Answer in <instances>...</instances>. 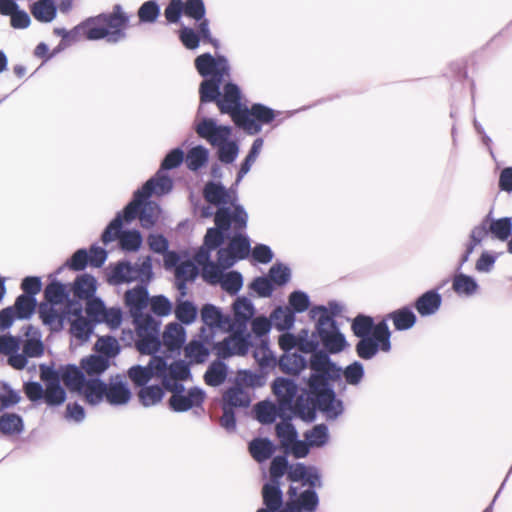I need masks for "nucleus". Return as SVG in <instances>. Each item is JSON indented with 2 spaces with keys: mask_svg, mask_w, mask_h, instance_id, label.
Returning a JSON list of instances; mask_svg holds the SVG:
<instances>
[{
  "mask_svg": "<svg viewBox=\"0 0 512 512\" xmlns=\"http://www.w3.org/2000/svg\"><path fill=\"white\" fill-rule=\"evenodd\" d=\"M340 371V380L337 381L339 384H343V376L345 384L357 386L362 382L365 375L364 365L358 360L353 361L345 368L340 367Z\"/></svg>",
  "mask_w": 512,
  "mask_h": 512,
  "instance_id": "nucleus-59",
  "label": "nucleus"
},
{
  "mask_svg": "<svg viewBox=\"0 0 512 512\" xmlns=\"http://www.w3.org/2000/svg\"><path fill=\"white\" fill-rule=\"evenodd\" d=\"M153 276L151 256H146L140 264H132L127 259H121L110 266L108 282L112 285H121L139 281L138 284L148 285Z\"/></svg>",
  "mask_w": 512,
  "mask_h": 512,
  "instance_id": "nucleus-8",
  "label": "nucleus"
},
{
  "mask_svg": "<svg viewBox=\"0 0 512 512\" xmlns=\"http://www.w3.org/2000/svg\"><path fill=\"white\" fill-rule=\"evenodd\" d=\"M288 481L294 485L299 483L301 487L305 488H322V474L318 467L313 465H306L302 462L292 464L288 474Z\"/></svg>",
  "mask_w": 512,
  "mask_h": 512,
  "instance_id": "nucleus-20",
  "label": "nucleus"
},
{
  "mask_svg": "<svg viewBox=\"0 0 512 512\" xmlns=\"http://www.w3.org/2000/svg\"><path fill=\"white\" fill-rule=\"evenodd\" d=\"M261 494L264 505L263 508L273 511H277L282 508L284 500L281 483L267 481L262 486Z\"/></svg>",
  "mask_w": 512,
  "mask_h": 512,
  "instance_id": "nucleus-40",
  "label": "nucleus"
},
{
  "mask_svg": "<svg viewBox=\"0 0 512 512\" xmlns=\"http://www.w3.org/2000/svg\"><path fill=\"white\" fill-rule=\"evenodd\" d=\"M289 412L280 408L278 402L264 400L256 403L253 407L254 418L262 425H271L279 418L286 416Z\"/></svg>",
  "mask_w": 512,
  "mask_h": 512,
  "instance_id": "nucleus-28",
  "label": "nucleus"
},
{
  "mask_svg": "<svg viewBox=\"0 0 512 512\" xmlns=\"http://www.w3.org/2000/svg\"><path fill=\"white\" fill-rule=\"evenodd\" d=\"M452 289L457 295L472 296L478 291L479 284L473 276L456 272L452 278Z\"/></svg>",
  "mask_w": 512,
  "mask_h": 512,
  "instance_id": "nucleus-47",
  "label": "nucleus"
},
{
  "mask_svg": "<svg viewBox=\"0 0 512 512\" xmlns=\"http://www.w3.org/2000/svg\"><path fill=\"white\" fill-rule=\"evenodd\" d=\"M50 281L44 288L43 296L44 301L48 306H58L66 303L71 295V288L69 284L57 280L54 275L49 276Z\"/></svg>",
  "mask_w": 512,
  "mask_h": 512,
  "instance_id": "nucleus-32",
  "label": "nucleus"
},
{
  "mask_svg": "<svg viewBox=\"0 0 512 512\" xmlns=\"http://www.w3.org/2000/svg\"><path fill=\"white\" fill-rule=\"evenodd\" d=\"M126 224V214L124 209L118 211L114 218L107 224L101 233V241L104 245L117 240L122 233V227Z\"/></svg>",
  "mask_w": 512,
  "mask_h": 512,
  "instance_id": "nucleus-48",
  "label": "nucleus"
},
{
  "mask_svg": "<svg viewBox=\"0 0 512 512\" xmlns=\"http://www.w3.org/2000/svg\"><path fill=\"white\" fill-rule=\"evenodd\" d=\"M128 24L129 15L124 12L121 4H115L110 13L89 17L71 30L55 27L53 33L68 45L79 40L81 31L88 40L106 39L107 42L116 44L126 38Z\"/></svg>",
  "mask_w": 512,
  "mask_h": 512,
  "instance_id": "nucleus-2",
  "label": "nucleus"
},
{
  "mask_svg": "<svg viewBox=\"0 0 512 512\" xmlns=\"http://www.w3.org/2000/svg\"><path fill=\"white\" fill-rule=\"evenodd\" d=\"M304 381L306 387L302 388L300 394H298V384L293 379L277 377L273 381L271 385L272 392L276 397V402L280 404V408L285 409L289 413H296L298 411V402L303 398V403H307L308 407L314 408L315 412H321L328 421L339 418L341 416L339 411L335 410L333 413L327 412L325 407H329V403L322 404L318 398L319 392H315L314 394L310 393V391H308L309 383L307 380Z\"/></svg>",
  "mask_w": 512,
  "mask_h": 512,
  "instance_id": "nucleus-4",
  "label": "nucleus"
},
{
  "mask_svg": "<svg viewBox=\"0 0 512 512\" xmlns=\"http://www.w3.org/2000/svg\"><path fill=\"white\" fill-rule=\"evenodd\" d=\"M487 228L488 233H490L494 239L505 242L512 236V218L505 216L491 219V223Z\"/></svg>",
  "mask_w": 512,
  "mask_h": 512,
  "instance_id": "nucleus-57",
  "label": "nucleus"
},
{
  "mask_svg": "<svg viewBox=\"0 0 512 512\" xmlns=\"http://www.w3.org/2000/svg\"><path fill=\"white\" fill-rule=\"evenodd\" d=\"M292 467L289 463L287 454L276 455L272 458L269 467V480L272 482L281 483V479L286 475L288 480V474Z\"/></svg>",
  "mask_w": 512,
  "mask_h": 512,
  "instance_id": "nucleus-56",
  "label": "nucleus"
},
{
  "mask_svg": "<svg viewBox=\"0 0 512 512\" xmlns=\"http://www.w3.org/2000/svg\"><path fill=\"white\" fill-rule=\"evenodd\" d=\"M278 447L268 437H255L248 443V451L257 463L271 459Z\"/></svg>",
  "mask_w": 512,
  "mask_h": 512,
  "instance_id": "nucleus-36",
  "label": "nucleus"
},
{
  "mask_svg": "<svg viewBox=\"0 0 512 512\" xmlns=\"http://www.w3.org/2000/svg\"><path fill=\"white\" fill-rule=\"evenodd\" d=\"M174 315L180 325H191L197 318L198 308L190 300L178 298L175 303Z\"/></svg>",
  "mask_w": 512,
  "mask_h": 512,
  "instance_id": "nucleus-49",
  "label": "nucleus"
},
{
  "mask_svg": "<svg viewBox=\"0 0 512 512\" xmlns=\"http://www.w3.org/2000/svg\"><path fill=\"white\" fill-rule=\"evenodd\" d=\"M391 332L373 335L364 338H358L355 344V352L357 356L362 360L373 359L380 351L390 352L391 351Z\"/></svg>",
  "mask_w": 512,
  "mask_h": 512,
  "instance_id": "nucleus-17",
  "label": "nucleus"
},
{
  "mask_svg": "<svg viewBox=\"0 0 512 512\" xmlns=\"http://www.w3.org/2000/svg\"><path fill=\"white\" fill-rule=\"evenodd\" d=\"M200 318L203 327H208V331H216V329L230 330L232 318L230 315L223 313L222 309L212 303H205L200 310Z\"/></svg>",
  "mask_w": 512,
  "mask_h": 512,
  "instance_id": "nucleus-26",
  "label": "nucleus"
},
{
  "mask_svg": "<svg viewBox=\"0 0 512 512\" xmlns=\"http://www.w3.org/2000/svg\"><path fill=\"white\" fill-rule=\"evenodd\" d=\"M164 388L159 384H147L137 393L139 402L144 407L155 406L164 398Z\"/></svg>",
  "mask_w": 512,
  "mask_h": 512,
  "instance_id": "nucleus-53",
  "label": "nucleus"
},
{
  "mask_svg": "<svg viewBox=\"0 0 512 512\" xmlns=\"http://www.w3.org/2000/svg\"><path fill=\"white\" fill-rule=\"evenodd\" d=\"M22 343L21 335H12L6 333L0 335V354L7 356V363L16 370H22L26 367V359L21 355L20 348Z\"/></svg>",
  "mask_w": 512,
  "mask_h": 512,
  "instance_id": "nucleus-22",
  "label": "nucleus"
},
{
  "mask_svg": "<svg viewBox=\"0 0 512 512\" xmlns=\"http://www.w3.org/2000/svg\"><path fill=\"white\" fill-rule=\"evenodd\" d=\"M266 373L255 372L250 369H241L237 372L235 381L240 387L260 388L266 384Z\"/></svg>",
  "mask_w": 512,
  "mask_h": 512,
  "instance_id": "nucleus-55",
  "label": "nucleus"
},
{
  "mask_svg": "<svg viewBox=\"0 0 512 512\" xmlns=\"http://www.w3.org/2000/svg\"><path fill=\"white\" fill-rule=\"evenodd\" d=\"M228 365L222 360H213L204 373L203 379L210 387H219L227 380Z\"/></svg>",
  "mask_w": 512,
  "mask_h": 512,
  "instance_id": "nucleus-44",
  "label": "nucleus"
},
{
  "mask_svg": "<svg viewBox=\"0 0 512 512\" xmlns=\"http://www.w3.org/2000/svg\"><path fill=\"white\" fill-rule=\"evenodd\" d=\"M200 340L190 341L186 346L185 355L192 364H203L211 354V343L215 338L214 331H207V328L201 327L199 333Z\"/></svg>",
  "mask_w": 512,
  "mask_h": 512,
  "instance_id": "nucleus-21",
  "label": "nucleus"
},
{
  "mask_svg": "<svg viewBox=\"0 0 512 512\" xmlns=\"http://www.w3.org/2000/svg\"><path fill=\"white\" fill-rule=\"evenodd\" d=\"M168 193H161L153 180H147L140 188L134 191L132 199L124 206L126 224L139 219L143 229H152L158 222L162 209L154 200L152 195L164 196Z\"/></svg>",
  "mask_w": 512,
  "mask_h": 512,
  "instance_id": "nucleus-5",
  "label": "nucleus"
},
{
  "mask_svg": "<svg viewBox=\"0 0 512 512\" xmlns=\"http://www.w3.org/2000/svg\"><path fill=\"white\" fill-rule=\"evenodd\" d=\"M37 306L38 302L36 298L20 294L10 307L15 311L17 320H29L34 315Z\"/></svg>",
  "mask_w": 512,
  "mask_h": 512,
  "instance_id": "nucleus-50",
  "label": "nucleus"
},
{
  "mask_svg": "<svg viewBox=\"0 0 512 512\" xmlns=\"http://www.w3.org/2000/svg\"><path fill=\"white\" fill-rule=\"evenodd\" d=\"M280 113L265 104L253 103L251 107H245L237 126L249 135H256L261 132L263 125L271 124Z\"/></svg>",
  "mask_w": 512,
  "mask_h": 512,
  "instance_id": "nucleus-12",
  "label": "nucleus"
},
{
  "mask_svg": "<svg viewBox=\"0 0 512 512\" xmlns=\"http://www.w3.org/2000/svg\"><path fill=\"white\" fill-rule=\"evenodd\" d=\"M248 219V212L242 204L237 202V195L234 194L229 205L220 206L215 210V225L207 228L204 238L221 246L223 245V233L246 231Z\"/></svg>",
  "mask_w": 512,
  "mask_h": 512,
  "instance_id": "nucleus-6",
  "label": "nucleus"
},
{
  "mask_svg": "<svg viewBox=\"0 0 512 512\" xmlns=\"http://www.w3.org/2000/svg\"><path fill=\"white\" fill-rule=\"evenodd\" d=\"M273 282L274 287H284L287 285L292 277L290 267L283 262L276 261L268 270L266 274Z\"/></svg>",
  "mask_w": 512,
  "mask_h": 512,
  "instance_id": "nucleus-62",
  "label": "nucleus"
},
{
  "mask_svg": "<svg viewBox=\"0 0 512 512\" xmlns=\"http://www.w3.org/2000/svg\"><path fill=\"white\" fill-rule=\"evenodd\" d=\"M386 320H391L393 322L394 328L397 331H406L411 329L417 322V316L414 313L413 309L405 305L401 308H398L389 314H387Z\"/></svg>",
  "mask_w": 512,
  "mask_h": 512,
  "instance_id": "nucleus-41",
  "label": "nucleus"
},
{
  "mask_svg": "<svg viewBox=\"0 0 512 512\" xmlns=\"http://www.w3.org/2000/svg\"><path fill=\"white\" fill-rule=\"evenodd\" d=\"M279 367L283 373L299 375L308 367V361L302 353L292 351L282 354L279 359Z\"/></svg>",
  "mask_w": 512,
  "mask_h": 512,
  "instance_id": "nucleus-42",
  "label": "nucleus"
},
{
  "mask_svg": "<svg viewBox=\"0 0 512 512\" xmlns=\"http://www.w3.org/2000/svg\"><path fill=\"white\" fill-rule=\"evenodd\" d=\"M150 300L148 285L137 284L124 294V304L131 318L139 317L147 308Z\"/></svg>",
  "mask_w": 512,
  "mask_h": 512,
  "instance_id": "nucleus-25",
  "label": "nucleus"
},
{
  "mask_svg": "<svg viewBox=\"0 0 512 512\" xmlns=\"http://www.w3.org/2000/svg\"><path fill=\"white\" fill-rule=\"evenodd\" d=\"M25 429L23 417L15 412L0 415V433L4 436L19 435Z\"/></svg>",
  "mask_w": 512,
  "mask_h": 512,
  "instance_id": "nucleus-45",
  "label": "nucleus"
},
{
  "mask_svg": "<svg viewBox=\"0 0 512 512\" xmlns=\"http://www.w3.org/2000/svg\"><path fill=\"white\" fill-rule=\"evenodd\" d=\"M44 395L43 402L49 407L61 406L67 398L65 389L58 381L47 383Z\"/></svg>",
  "mask_w": 512,
  "mask_h": 512,
  "instance_id": "nucleus-60",
  "label": "nucleus"
},
{
  "mask_svg": "<svg viewBox=\"0 0 512 512\" xmlns=\"http://www.w3.org/2000/svg\"><path fill=\"white\" fill-rule=\"evenodd\" d=\"M233 316L230 330L240 332L242 334H251L248 329V323L255 315V306L253 302L246 296H238L232 304Z\"/></svg>",
  "mask_w": 512,
  "mask_h": 512,
  "instance_id": "nucleus-19",
  "label": "nucleus"
},
{
  "mask_svg": "<svg viewBox=\"0 0 512 512\" xmlns=\"http://www.w3.org/2000/svg\"><path fill=\"white\" fill-rule=\"evenodd\" d=\"M209 149L202 144L195 145L188 149L185 162L189 170L197 172L207 165L209 161Z\"/></svg>",
  "mask_w": 512,
  "mask_h": 512,
  "instance_id": "nucleus-46",
  "label": "nucleus"
},
{
  "mask_svg": "<svg viewBox=\"0 0 512 512\" xmlns=\"http://www.w3.org/2000/svg\"><path fill=\"white\" fill-rule=\"evenodd\" d=\"M185 160V153L181 147H175L167 152L161 161L159 170L148 180H153L161 193H170L173 189V180L167 171L178 168Z\"/></svg>",
  "mask_w": 512,
  "mask_h": 512,
  "instance_id": "nucleus-15",
  "label": "nucleus"
},
{
  "mask_svg": "<svg viewBox=\"0 0 512 512\" xmlns=\"http://www.w3.org/2000/svg\"><path fill=\"white\" fill-rule=\"evenodd\" d=\"M440 288L429 289L415 299L414 308L421 317H429L439 311L443 301Z\"/></svg>",
  "mask_w": 512,
  "mask_h": 512,
  "instance_id": "nucleus-33",
  "label": "nucleus"
},
{
  "mask_svg": "<svg viewBox=\"0 0 512 512\" xmlns=\"http://www.w3.org/2000/svg\"><path fill=\"white\" fill-rule=\"evenodd\" d=\"M186 341V330L178 323H169L166 325L162 335L161 344L164 346L165 353L180 354V351Z\"/></svg>",
  "mask_w": 512,
  "mask_h": 512,
  "instance_id": "nucleus-29",
  "label": "nucleus"
},
{
  "mask_svg": "<svg viewBox=\"0 0 512 512\" xmlns=\"http://www.w3.org/2000/svg\"><path fill=\"white\" fill-rule=\"evenodd\" d=\"M298 411L288 413L282 417V420L275 424V435L280 443V447L285 451L286 448L299 436L295 425L292 423L294 418H299L306 423H311L316 419L317 412L307 403H303V398L298 402Z\"/></svg>",
  "mask_w": 512,
  "mask_h": 512,
  "instance_id": "nucleus-9",
  "label": "nucleus"
},
{
  "mask_svg": "<svg viewBox=\"0 0 512 512\" xmlns=\"http://www.w3.org/2000/svg\"><path fill=\"white\" fill-rule=\"evenodd\" d=\"M313 336L319 341V346L332 353H341L348 347V341L341 332L337 321H329L326 317H317Z\"/></svg>",
  "mask_w": 512,
  "mask_h": 512,
  "instance_id": "nucleus-10",
  "label": "nucleus"
},
{
  "mask_svg": "<svg viewBox=\"0 0 512 512\" xmlns=\"http://www.w3.org/2000/svg\"><path fill=\"white\" fill-rule=\"evenodd\" d=\"M69 286L74 297L89 301L95 297L97 280L93 275L83 273L78 275Z\"/></svg>",
  "mask_w": 512,
  "mask_h": 512,
  "instance_id": "nucleus-37",
  "label": "nucleus"
},
{
  "mask_svg": "<svg viewBox=\"0 0 512 512\" xmlns=\"http://www.w3.org/2000/svg\"><path fill=\"white\" fill-rule=\"evenodd\" d=\"M193 129L199 138L205 140L211 146L219 145L232 136L233 129L230 125L219 124L215 118L207 117L205 113L197 112Z\"/></svg>",
  "mask_w": 512,
  "mask_h": 512,
  "instance_id": "nucleus-13",
  "label": "nucleus"
},
{
  "mask_svg": "<svg viewBox=\"0 0 512 512\" xmlns=\"http://www.w3.org/2000/svg\"><path fill=\"white\" fill-rule=\"evenodd\" d=\"M68 322L70 323L71 335L82 342H86L90 339L96 326L93 321L84 316L74 318Z\"/></svg>",
  "mask_w": 512,
  "mask_h": 512,
  "instance_id": "nucleus-58",
  "label": "nucleus"
},
{
  "mask_svg": "<svg viewBox=\"0 0 512 512\" xmlns=\"http://www.w3.org/2000/svg\"><path fill=\"white\" fill-rule=\"evenodd\" d=\"M351 331L357 338H364L391 332L386 319L378 323L370 315L359 313L351 321Z\"/></svg>",
  "mask_w": 512,
  "mask_h": 512,
  "instance_id": "nucleus-23",
  "label": "nucleus"
},
{
  "mask_svg": "<svg viewBox=\"0 0 512 512\" xmlns=\"http://www.w3.org/2000/svg\"><path fill=\"white\" fill-rule=\"evenodd\" d=\"M222 404L236 408H248L251 404V398L249 393L240 387L236 382L228 387L222 396Z\"/></svg>",
  "mask_w": 512,
  "mask_h": 512,
  "instance_id": "nucleus-38",
  "label": "nucleus"
},
{
  "mask_svg": "<svg viewBox=\"0 0 512 512\" xmlns=\"http://www.w3.org/2000/svg\"><path fill=\"white\" fill-rule=\"evenodd\" d=\"M231 188L228 189L221 181L209 180L203 187V197L207 203L219 209L220 206L229 205L233 200Z\"/></svg>",
  "mask_w": 512,
  "mask_h": 512,
  "instance_id": "nucleus-27",
  "label": "nucleus"
},
{
  "mask_svg": "<svg viewBox=\"0 0 512 512\" xmlns=\"http://www.w3.org/2000/svg\"><path fill=\"white\" fill-rule=\"evenodd\" d=\"M219 247L212 240L203 237V243L195 255V260L200 267L202 280L211 286H217L225 272V269L218 262H214L211 259L212 252Z\"/></svg>",
  "mask_w": 512,
  "mask_h": 512,
  "instance_id": "nucleus-11",
  "label": "nucleus"
},
{
  "mask_svg": "<svg viewBox=\"0 0 512 512\" xmlns=\"http://www.w3.org/2000/svg\"><path fill=\"white\" fill-rule=\"evenodd\" d=\"M263 144L264 140L261 137H258L253 141L248 151V154L240 164V168L236 174L234 185H238L242 181L244 176L250 171L252 165L254 164V162L256 161L257 157L261 152Z\"/></svg>",
  "mask_w": 512,
  "mask_h": 512,
  "instance_id": "nucleus-51",
  "label": "nucleus"
},
{
  "mask_svg": "<svg viewBox=\"0 0 512 512\" xmlns=\"http://www.w3.org/2000/svg\"><path fill=\"white\" fill-rule=\"evenodd\" d=\"M132 319L136 334L159 336L161 322L150 313L144 312L139 317L137 316Z\"/></svg>",
  "mask_w": 512,
  "mask_h": 512,
  "instance_id": "nucleus-54",
  "label": "nucleus"
},
{
  "mask_svg": "<svg viewBox=\"0 0 512 512\" xmlns=\"http://www.w3.org/2000/svg\"><path fill=\"white\" fill-rule=\"evenodd\" d=\"M318 488L299 490L298 486L290 484L287 495L289 500L296 501L306 512H316L319 506Z\"/></svg>",
  "mask_w": 512,
  "mask_h": 512,
  "instance_id": "nucleus-34",
  "label": "nucleus"
},
{
  "mask_svg": "<svg viewBox=\"0 0 512 512\" xmlns=\"http://www.w3.org/2000/svg\"><path fill=\"white\" fill-rule=\"evenodd\" d=\"M19 335L22 336L21 355L25 356L26 365L28 364V358H38L44 354L45 347L39 328L32 324L24 325Z\"/></svg>",
  "mask_w": 512,
  "mask_h": 512,
  "instance_id": "nucleus-24",
  "label": "nucleus"
},
{
  "mask_svg": "<svg viewBox=\"0 0 512 512\" xmlns=\"http://www.w3.org/2000/svg\"><path fill=\"white\" fill-rule=\"evenodd\" d=\"M95 354L108 359L109 363L115 365V358L121 352V346L116 337L106 335L100 337L94 345Z\"/></svg>",
  "mask_w": 512,
  "mask_h": 512,
  "instance_id": "nucleus-43",
  "label": "nucleus"
},
{
  "mask_svg": "<svg viewBox=\"0 0 512 512\" xmlns=\"http://www.w3.org/2000/svg\"><path fill=\"white\" fill-rule=\"evenodd\" d=\"M38 316L43 325L48 326L52 333L60 332L64 329L65 323L68 322L66 314L62 308L40 303L38 306Z\"/></svg>",
  "mask_w": 512,
  "mask_h": 512,
  "instance_id": "nucleus-31",
  "label": "nucleus"
},
{
  "mask_svg": "<svg viewBox=\"0 0 512 512\" xmlns=\"http://www.w3.org/2000/svg\"><path fill=\"white\" fill-rule=\"evenodd\" d=\"M198 74L203 78L199 84L198 113H203V106L208 103L217 105L221 114L229 115L235 124L245 111L246 104L242 102L243 94L240 86L227 78L231 76V66L228 58L223 54L213 56L206 52L198 55L194 60Z\"/></svg>",
  "mask_w": 512,
  "mask_h": 512,
  "instance_id": "nucleus-1",
  "label": "nucleus"
},
{
  "mask_svg": "<svg viewBox=\"0 0 512 512\" xmlns=\"http://www.w3.org/2000/svg\"><path fill=\"white\" fill-rule=\"evenodd\" d=\"M305 353L310 354L308 367L310 374L305 377L309 383L310 393L319 392V401L329 403L325 407L327 412L333 413L335 410L342 415L344 412V403L336 395L333 382L340 380V366L334 362L330 355L332 352L322 346L317 345L315 349H308Z\"/></svg>",
  "mask_w": 512,
  "mask_h": 512,
  "instance_id": "nucleus-3",
  "label": "nucleus"
},
{
  "mask_svg": "<svg viewBox=\"0 0 512 512\" xmlns=\"http://www.w3.org/2000/svg\"><path fill=\"white\" fill-rule=\"evenodd\" d=\"M270 316L273 327L279 332L290 331L294 327L296 321V315H294L293 312L289 310V308L282 306L276 307L271 312Z\"/></svg>",
  "mask_w": 512,
  "mask_h": 512,
  "instance_id": "nucleus-52",
  "label": "nucleus"
},
{
  "mask_svg": "<svg viewBox=\"0 0 512 512\" xmlns=\"http://www.w3.org/2000/svg\"><path fill=\"white\" fill-rule=\"evenodd\" d=\"M32 17L40 23H51L57 17L56 0H37L29 5Z\"/></svg>",
  "mask_w": 512,
  "mask_h": 512,
  "instance_id": "nucleus-39",
  "label": "nucleus"
},
{
  "mask_svg": "<svg viewBox=\"0 0 512 512\" xmlns=\"http://www.w3.org/2000/svg\"><path fill=\"white\" fill-rule=\"evenodd\" d=\"M343 306L336 300L328 301L327 305H315L309 310V317H326L329 321H336L335 318L342 313Z\"/></svg>",
  "mask_w": 512,
  "mask_h": 512,
  "instance_id": "nucleus-61",
  "label": "nucleus"
},
{
  "mask_svg": "<svg viewBox=\"0 0 512 512\" xmlns=\"http://www.w3.org/2000/svg\"><path fill=\"white\" fill-rule=\"evenodd\" d=\"M88 394V405L97 406L103 401L111 406L126 405L132 397L131 389L121 374L112 375L108 382L93 380Z\"/></svg>",
  "mask_w": 512,
  "mask_h": 512,
  "instance_id": "nucleus-7",
  "label": "nucleus"
},
{
  "mask_svg": "<svg viewBox=\"0 0 512 512\" xmlns=\"http://www.w3.org/2000/svg\"><path fill=\"white\" fill-rule=\"evenodd\" d=\"M80 365L83 368L85 375L88 379V390L91 392V383L93 380L103 381L101 376L111 367L108 359H104L102 356L95 353L83 357L80 361Z\"/></svg>",
  "mask_w": 512,
  "mask_h": 512,
  "instance_id": "nucleus-30",
  "label": "nucleus"
},
{
  "mask_svg": "<svg viewBox=\"0 0 512 512\" xmlns=\"http://www.w3.org/2000/svg\"><path fill=\"white\" fill-rule=\"evenodd\" d=\"M226 241H228V245L225 248L234 252L242 260L248 258L251 252V240L245 231L223 233V244Z\"/></svg>",
  "mask_w": 512,
  "mask_h": 512,
  "instance_id": "nucleus-35",
  "label": "nucleus"
},
{
  "mask_svg": "<svg viewBox=\"0 0 512 512\" xmlns=\"http://www.w3.org/2000/svg\"><path fill=\"white\" fill-rule=\"evenodd\" d=\"M161 8L157 0L143 2L137 10V17L141 24H153L160 16Z\"/></svg>",
  "mask_w": 512,
  "mask_h": 512,
  "instance_id": "nucleus-64",
  "label": "nucleus"
},
{
  "mask_svg": "<svg viewBox=\"0 0 512 512\" xmlns=\"http://www.w3.org/2000/svg\"><path fill=\"white\" fill-rule=\"evenodd\" d=\"M177 389L168 400L169 408L177 413L187 412L188 410L199 407L203 404L206 393L200 387H192L187 391L184 385H175Z\"/></svg>",
  "mask_w": 512,
  "mask_h": 512,
  "instance_id": "nucleus-16",
  "label": "nucleus"
},
{
  "mask_svg": "<svg viewBox=\"0 0 512 512\" xmlns=\"http://www.w3.org/2000/svg\"><path fill=\"white\" fill-rule=\"evenodd\" d=\"M61 382L71 393H76L83 397L88 404V379L83 368L75 364H66L61 366Z\"/></svg>",
  "mask_w": 512,
  "mask_h": 512,
  "instance_id": "nucleus-18",
  "label": "nucleus"
},
{
  "mask_svg": "<svg viewBox=\"0 0 512 512\" xmlns=\"http://www.w3.org/2000/svg\"><path fill=\"white\" fill-rule=\"evenodd\" d=\"M223 291L231 296L237 295L243 287V276L237 270L224 272L221 282L218 284Z\"/></svg>",
  "mask_w": 512,
  "mask_h": 512,
  "instance_id": "nucleus-63",
  "label": "nucleus"
},
{
  "mask_svg": "<svg viewBox=\"0 0 512 512\" xmlns=\"http://www.w3.org/2000/svg\"><path fill=\"white\" fill-rule=\"evenodd\" d=\"M234 335H229L221 341L212 340L211 351L216 355L215 360H225L233 356H245L252 347L251 334H242L234 332Z\"/></svg>",
  "mask_w": 512,
  "mask_h": 512,
  "instance_id": "nucleus-14",
  "label": "nucleus"
}]
</instances>
